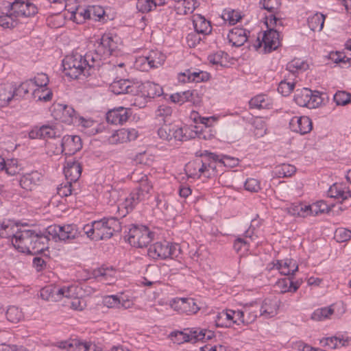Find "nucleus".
I'll list each match as a JSON object with an SVG mask.
<instances>
[{"label": "nucleus", "mask_w": 351, "mask_h": 351, "mask_svg": "<svg viewBox=\"0 0 351 351\" xmlns=\"http://www.w3.org/2000/svg\"><path fill=\"white\" fill-rule=\"evenodd\" d=\"M117 36L104 34L97 42L95 48L84 56L77 53L66 56L62 60L65 75L71 79H77L80 75H90L89 71L99 67L102 61L108 58L117 49Z\"/></svg>", "instance_id": "1"}, {"label": "nucleus", "mask_w": 351, "mask_h": 351, "mask_svg": "<svg viewBox=\"0 0 351 351\" xmlns=\"http://www.w3.org/2000/svg\"><path fill=\"white\" fill-rule=\"evenodd\" d=\"M325 16L319 12H317L308 19V25L309 28L313 31L320 32L324 25Z\"/></svg>", "instance_id": "35"}, {"label": "nucleus", "mask_w": 351, "mask_h": 351, "mask_svg": "<svg viewBox=\"0 0 351 351\" xmlns=\"http://www.w3.org/2000/svg\"><path fill=\"white\" fill-rule=\"evenodd\" d=\"M323 346H327L331 349H336L341 346H347L351 343V338L342 334H337L332 337H325L320 340Z\"/></svg>", "instance_id": "16"}, {"label": "nucleus", "mask_w": 351, "mask_h": 351, "mask_svg": "<svg viewBox=\"0 0 351 351\" xmlns=\"http://www.w3.org/2000/svg\"><path fill=\"white\" fill-rule=\"evenodd\" d=\"M302 282V280L294 281L292 277H288L279 280L276 286L282 293L287 292L294 293L299 289Z\"/></svg>", "instance_id": "22"}, {"label": "nucleus", "mask_w": 351, "mask_h": 351, "mask_svg": "<svg viewBox=\"0 0 351 351\" xmlns=\"http://www.w3.org/2000/svg\"><path fill=\"white\" fill-rule=\"evenodd\" d=\"M247 32H248L246 29L241 27L232 28L228 34V42L233 47L242 46L247 40Z\"/></svg>", "instance_id": "19"}, {"label": "nucleus", "mask_w": 351, "mask_h": 351, "mask_svg": "<svg viewBox=\"0 0 351 351\" xmlns=\"http://www.w3.org/2000/svg\"><path fill=\"white\" fill-rule=\"evenodd\" d=\"M199 6V3L196 0H180L178 1L175 6L178 14H191Z\"/></svg>", "instance_id": "28"}, {"label": "nucleus", "mask_w": 351, "mask_h": 351, "mask_svg": "<svg viewBox=\"0 0 351 351\" xmlns=\"http://www.w3.org/2000/svg\"><path fill=\"white\" fill-rule=\"evenodd\" d=\"M132 112L130 108L119 107L109 110L106 114V120L108 123L112 124H123L128 120Z\"/></svg>", "instance_id": "13"}, {"label": "nucleus", "mask_w": 351, "mask_h": 351, "mask_svg": "<svg viewBox=\"0 0 351 351\" xmlns=\"http://www.w3.org/2000/svg\"><path fill=\"white\" fill-rule=\"evenodd\" d=\"M223 18L225 21H228L230 25H234L241 19V16L239 12L235 10L225 11L223 14Z\"/></svg>", "instance_id": "60"}, {"label": "nucleus", "mask_w": 351, "mask_h": 351, "mask_svg": "<svg viewBox=\"0 0 351 351\" xmlns=\"http://www.w3.org/2000/svg\"><path fill=\"white\" fill-rule=\"evenodd\" d=\"M289 128L291 131L304 135L312 130L313 123L308 117H293L290 120Z\"/></svg>", "instance_id": "11"}, {"label": "nucleus", "mask_w": 351, "mask_h": 351, "mask_svg": "<svg viewBox=\"0 0 351 351\" xmlns=\"http://www.w3.org/2000/svg\"><path fill=\"white\" fill-rule=\"evenodd\" d=\"M334 313L330 307H325L315 310L311 315V319L315 321H322L328 318Z\"/></svg>", "instance_id": "47"}, {"label": "nucleus", "mask_w": 351, "mask_h": 351, "mask_svg": "<svg viewBox=\"0 0 351 351\" xmlns=\"http://www.w3.org/2000/svg\"><path fill=\"white\" fill-rule=\"evenodd\" d=\"M186 298H175L171 301V306L176 311H180L181 313H185L189 311L186 308Z\"/></svg>", "instance_id": "63"}, {"label": "nucleus", "mask_w": 351, "mask_h": 351, "mask_svg": "<svg viewBox=\"0 0 351 351\" xmlns=\"http://www.w3.org/2000/svg\"><path fill=\"white\" fill-rule=\"evenodd\" d=\"M57 346L66 351H89L95 350L96 348L95 344L87 343L76 339L58 342Z\"/></svg>", "instance_id": "12"}, {"label": "nucleus", "mask_w": 351, "mask_h": 351, "mask_svg": "<svg viewBox=\"0 0 351 351\" xmlns=\"http://www.w3.org/2000/svg\"><path fill=\"white\" fill-rule=\"evenodd\" d=\"M14 99V85L3 84L0 85V107L7 106Z\"/></svg>", "instance_id": "23"}, {"label": "nucleus", "mask_w": 351, "mask_h": 351, "mask_svg": "<svg viewBox=\"0 0 351 351\" xmlns=\"http://www.w3.org/2000/svg\"><path fill=\"white\" fill-rule=\"evenodd\" d=\"M280 33L275 29H269L265 32L263 36V42L265 45V50L267 52H271L278 48L280 41Z\"/></svg>", "instance_id": "20"}, {"label": "nucleus", "mask_w": 351, "mask_h": 351, "mask_svg": "<svg viewBox=\"0 0 351 351\" xmlns=\"http://www.w3.org/2000/svg\"><path fill=\"white\" fill-rule=\"evenodd\" d=\"M233 310H226L218 313L215 319L217 327L228 328L232 325Z\"/></svg>", "instance_id": "27"}, {"label": "nucleus", "mask_w": 351, "mask_h": 351, "mask_svg": "<svg viewBox=\"0 0 351 351\" xmlns=\"http://www.w3.org/2000/svg\"><path fill=\"white\" fill-rule=\"evenodd\" d=\"M29 80H32L34 88H35V87H38L37 88H47V86L49 82L48 76L45 73H39Z\"/></svg>", "instance_id": "54"}, {"label": "nucleus", "mask_w": 351, "mask_h": 351, "mask_svg": "<svg viewBox=\"0 0 351 351\" xmlns=\"http://www.w3.org/2000/svg\"><path fill=\"white\" fill-rule=\"evenodd\" d=\"M104 304L108 308L123 307L124 308H127L130 307V302L123 301L121 302L120 298L117 295H112L106 296L104 298Z\"/></svg>", "instance_id": "39"}, {"label": "nucleus", "mask_w": 351, "mask_h": 351, "mask_svg": "<svg viewBox=\"0 0 351 351\" xmlns=\"http://www.w3.org/2000/svg\"><path fill=\"white\" fill-rule=\"evenodd\" d=\"M249 105L250 108L256 109H269L272 103L271 99L265 95H258L252 97L250 101Z\"/></svg>", "instance_id": "29"}, {"label": "nucleus", "mask_w": 351, "mask_h": 351, "mask_svg": "<svg viewBox=\"0 0 351 351\" xmlns=\"http://www.w3.org/2000/svg\"><path fill=\"white\" fill-rule=\"evenodd\" d=\"M126 128H122L115 132L111 136L112 141L116 143H123L128 142Z\"/></svg>", "instance_id": "62"}, {"label": "nucleus", "mask_w": 351, "mask_h": 351, "mask_svg": "<svg viewBox=\"0 0 351 351\" xmlns=\"http://www.w3.org/2000/svg\"><path fill=\"white\" fill-rule=\"evenodd\" d=\"M34 98H37L38 101H49L52 98V91L47 88H36L32 93Z\"/></svg>", "instance_id": "49"}, {"label": "nucleus", "mask_w": 351, "mask_h": 351, "mask_svg": "<svg viewBox=\"0 0 351 351\" xmlns=\"http://www.w3.org/2000/svg\"><path fill=\"white\" fill-rule=\"evenodd\" d=\"M77 287L71 286H63L62 287H58V293L60 296V300L62 298H73L75 296Z\"/></svg>", "instance_id": "50"}, {"label": "nucleus", "mask_w": 351, "mask_h": 351, "mask_svg": "<svg viewBox=\"0 0 351 351\" xmlns=\"http://www.w3.org/2000/svg\"><path fill=\"white\" fill-rule=\"evenodd\" d=\"M308 64L300 59H294L287 64V70L295 74L299 71H303L308 69Z\"/></svg>", "instance_id": "42"}, {"label": "nucleus", "mask_w": 351, "mask_h": 351, "mask_svg": "<svg viewBox=\"0 0 351 351\" xmlns=\"http://www.w3.org/2000/svg\"><path fill=\"white\" fill-rule=\"evenodd\" d=\"M147 57L148 62H149L152 69L161 66L165 60V56L158 51H150Z\"/></svg>", "instance_id": "43"}, {"label": "nucleus", "mask_w": 351, "mask_h": 351, "mask_svg": "<svg viewBox=\"0 0 351 351\" xmlns=\"http://www.w3.org/2000/svg\"><path fill=\"white\" fill-rule=\"evenodd\" d=\"M35 88H33L32 80H26L22 82L18 87L14 86V99L19 100L21 98L24 97L27 95L29 90H32Z\"/></svg>", "instance_id": "38"}, {"label": "nucleus", "mask_w": 351, "mask_h": 351, "mask_svg": "<svg viewBox=\"0 0 351 351\" xmlns=\"http://www.w3.org/2000/svg\"><path fill=\"white\" fill-rule=\"evenodd\" d=\"M13 11H10L9 14L0 16V26L4 29L13 28L16 26V22Z\"/></svg>", "instance_id": "45"}, {"label": "nucleus", "mask_w": 351, "mask_h": 351, "mask_svg": "<svg viewBox=\"0 0 351 351\" xmlns=\"http://www.w3.org/2000/svg\"><path fill=\"white\" fill-rule=\"evenodd\" d=\"M110 88L115 95H136L141 92V85L138 82L125 79L114 81L110 84Z\"/></svg>", "instance_id": "7"}, {"label": "nucleus", "mask_w": 351, "mask_h": 351, "mask_svg": "<svg viewBox=\"0 0 351 351\" xmlns=\"http://www.w3.org/2000/svg\"><path fill=\"white\" fill-rule=\"evenodd\" d=\"M62 153L73 155L82 148L81 138L79 136H64L61 141Z\"/></svg>", "instance_id": "10"}, {"label": "nucleus", "mask_w": 351, "mask_h": 351, "mask_svg": "<svg viewBox=\"0 0 351 351\" xmlns=\"http://www.w3.org/2000/svg\"><path fill=\"white\" fill-rule=\"evenodd\" d=\"M6 317L9 322L17 323L23 318V313L18 307L12 306L8 308Z\"/></svg>", "instance_id": "44"}, {"label": "nucleus", "mask_w": 351, "mask_h": 351, "mask_svg": "<svg viewBox=\"0 0 351 351\" xmlns=\"http://www.w3.org/2000/svg\"><path fill=\"white\" fill-rule=\"evenodd\" d=\"M296 171V168L289 164H282L275 168V174L278 178L291 177Z\"/></svg>", "instance_id": "41"}, {"label": "nucleus", "mask_w": 351, "mask_h": 351, "mask_svg": "<svg viewBox=\"0 0 351 351\" xmlns=\"http://www.w3.org/2000/svg\"><path fill=\"white\" fill-rule=\"evenodd\" d=\"M119 194L117 190L110 187V189H107L103 195L104 202L108 204L112 205L119 199Z\"/></svg>", "instance_id": "55"}, {"label": "nucleus", "mask_w": 351, "mask_h": 351, "mask_svg": "<svg viewBox=\"0 0 351 351\" xmlns=\"http://www.w3.org/2000/svg\"><path fill=\"white\" fill-rule=\"evenodd\" d=\"M294 87V82H287L286 80H282L278 84V91L282 96H288L293 91Z\"/></svg>", "instance_id": "58"}, {"label": "nucleus", "mask_w": 351, "mask_h": 351, "mask_svg": "<svg viewBox=\"0 0 351 351\" xmlns=\"http://www.w3.org/2000/svg\"><path fill=\"white\" fill-rule=\"evenodd\" d=\"M239 160L237 158L228 155H219L218 163L220 165L232 168L237 167L239 165Z\"/></svg>", "instance_id": "53"}, {"label": "nucleus", "mask_w": 351, "mask_h": 351, "mask_svg": "<svg viewBox=\"0 0 351 351\" xmlns=\"http://www.w3.org/2000/svg\"><path fill=\"white\" fill-rule=\"evenodd\" d=\"M147 253L152 258H173L180 254L181 249L178 243H171L167 241H163L151 245L147 250Z\"/></svg>", "instance_id": "2"}, {"label": "nucleus", "mask_w": 351, "mask_h": 351, "mask_svg": "<svg viewBox=\"0 0 351 351\" xmlns=\"http://www.w3.org/2000/svg\"><path fill=\"white\" fill-rule=\"evenodd\" d=\"M337 206L338 207V209L341 210H343L340 204H328L325 201L321 200L313 204L312 206H305L304 208L301 206L300 210L302 211V213L298 212V214L303 217L308 215L316 216L320 213H328L333 210V208Z\"/></svg>", "instance_id": "8"}, {"label": "nucleus", "mask_w": 351, "mask_h": 351, "mask_svg": "<svg viewBox=\"0 0 351 351\" xmlns=\"http://www.w3.org/2000/svg\"><path fill=\"white\" fill-rule=\"evenodd\" d=\"M351 95L345 91H338L334 95V101L338 106H346L351 102Z\"/></svg>", "instance_id": "57"}, {"label": "nucleus", "mask_w": 351, "mask_h": 351, "mask_svg": "<svg viewBox=\"0 0 351 351\" xmlns=\"http://www.w3.org/2000/svg\"><path fill=\"white\" fill-rule=\"evenodd\" d=\"M95 240H104L112 237L114 232L121 230V223L116 217H104L95 221Z\"/></svg>", "instance_id": "3"}, {"label": "nucleus", "mask_w": 351, "mask_h": 351, "mask_svg": "<svg viewBox=\"0 0 351 351\" xmlns=\"http://www.w3.org/2000/svg\"><path fill=\"white\" fill-rule=\"evenodd\" d=\"M61 230V226L59 225H51L48 226L42 234H45L48 239V241L50 240V237L52 239H59L60 232Z\"/></svg>", "instance_id": "59"}, {"label": "nucleus", "mask_w": 351, "mask_h": 351, "mask_svg": "<svg viewBox=\"0 0 351 351\" xmlns=\"http://www.w3.org/2000/svg\"><path fill=\"white\" fill-rule=\"evenodd\" d=\"M3 169L8 175L14 176L19 173L21 167L19 166L17 159H11L7 162L5 161Z\"/></svg>", "instance_id": "51"}, {"label": "nucleus", "mask_w": 351, "mask_h": 351, "mask_svg": "<svg viewBox=\"0 0 351 351\" xmlns=\"http://www.w3.org/2000/svg\"><path fill=\"white\" fill-rule=\"evenodd\" d=\"M349 191H344L341 186L334 184L328 191V196L332 198L341 199L340 203L348 199Z\"/></svg>", "instance_id": "36"}, {"label": "nucleus", "mask_w": 351, "mask_h": 351, "mask_svg": "<svg viewBox=\"0 0 351 351\" xmlns=\"http://www.w3.org/2000/svg\"><path fill=\"white\" fill-rule=\"evenodd\" d=\"M40 174L37 171L27 173L21 178L20 185L23 189L31 191L33 186H35L40 181Z\"/></svg>", "instance_id": "31"}, {"label": "nucleus", "mask_w": 351, "mask_h": 351, "mask_svg": "<svg viewBox=\"0 0 351 351\" xmlns=\"http://www.w3.org/2000/svg\"><path fill=\"white\" fill-rule=\"evenodd\" d=\"M172 112V108L169 106H159L155 112V119L160 125L170 123Z\"/></svg>", "instance_id": "26"}, {"label": "nucleus", "mask_w": 351, "mask_h": 351, "mask_svg": "<svg viewBox=\"0 0 351 351\" xmlns=\"http://www.w3.org/2000/svg\"><path fill=\"white\" fill-rule=\"evenodd\" d=\"M79 119L82 126L87 130L86 133L89 135H95L98 133V124L96 121L90 119H85L83 117H80Z\"/></svg>", "instance_id": "48"}, {"label": "nucleus", "mask_w": 351, "mask_h": 351, "mask_svg": "<svg viewBox=\"0 0 351 351\" xmlns=\"http://www.w3.org/2000/svg\"><path fill=\"white\" fill-rule=\"evenodd\" d=\"M154 234L145 226H133L125 236L130 244L136 247H144L152 241Z\"/></svg>", "instance_id": "4"}, {"label": "nucleus", "mask_w": 351, "mask_h": 351, "mask_svg": "<svg viewBox=\"0 0 351 351\" xmlns=\"http://www.w3.org/2000/svg\"><path fill=\"white\" fill-rule=\"evenodd\" d=\"M40 298L46 301L57 302L60 300L58 293V287L50 285L42 288L40 291Z\"/></svg>", "instance_id": "34"}, {"label": "nucleus", "mask_w": 351, "mask_h": 351, "mask_svg": "<svg viewBox=\"0 0 351 351\" xmlns=\"http://www.w3.org/2000/svg\"><path fill=\"white\" fill-rule=\"evenodd\" d=\"M147 96L151 98L159 97L162 95V88L158 84L154 82H147L146 84Z\"/></svg>", "instance_id": "52"}, {"label": "nucleus", "mask_w": 351, "mask_h": 351, "mask_svg": "<svg viewBox=\"0 0 351 351\" xmlns=\"http://www.w3.org/2000/svg\"><path fill=\"white\" fill-rule=\"evenodd\" d=\"M202 332V328H185L183 331H173L170 334V336L172 338L173 336H182V339H184V341L195 343L198 341H201Z\"/></svg>", "instance_id": "18"}, {"label": "nucleus", "mask_w": 351, "mask_h": 351, "mask_svg": "<svg viewBox=\"0 0 351 351\" xmlns=\"http://www.w3.org/2000/svg\"><path fill=\"white\" fill-rule=\"evenodd\" d=\"M21 226L10 219H4L0 223V237L14 240Z\"/></svg>", "instance_id": "14"}, {"label": "nucleus", "mask_w": 351, "mask_h": 351, "mask_svg": "<svg viewBox=\"0 0 351 351\" xmlns=\"http://www.w3.org/2000/svg\"><path fill=\"white\" fill-rule=\"evenodd\" d=\"M57 193L61 197H67L72 193V182L66 180V183L60 184L57 188Z\"/></svg>", "instance_id": "64"}, {"label": "nucleus", "mask_w": 351, "mask_h": 351, "mask_svg": "<svg viewBox=\"0 0 351 351\" xmlns=\"http://www.w3.org/2000/svg\"><path fill=\"white\" fill-rule=\"evenodd\" d=\"M173 124L169 123L162 125L158 130V134L160 138L171 141L173 139Z\"/></svg>", "instance_id": "46"}, {"label": "nucleus", "mask_w": 351, "mask_h": 351, "mask_svg": "<svg viewBox=\"0 0 351 351\" xmlns=\"http://www.w3.org/2000/svg\"><path fill=\"white\" fill-rule=\"evenodd\" d=\"M144 197L142 193H139V192H136L135 190L131 192L130 195L125 198L124 202V206L127 210V212L129 213L132 211L134 207L143 199H144Z\"/></svg>", "instance_id": "37"}, {"label": "nucleus", "mask_w": 351, "mask_h": 351, "mask_svg": "<svg viewBox=\"0 0 351 351\" xmlns=\"http://www.w3.org/2000/svg\"><path fill=\"white\" fill-rule=\"evenodd\" d=\"M60 108L62 111L60 119L62 122L71 124L73 122L74 119H77L76 112L72 106L61 104Z\"/></svg>", "instance_id": "40"}, {"label": "nucleus", "mask_w": 351, "mask_h": 351, "mask_svg": "<svg viewBox=\"0 0 351 351\" xmlns=\"http://www.w3.org/2000/svg\"><path fill=\"white\" fill-rule=\"evenodd\" d=\"M28 234L29 237L25 242V247L27 248L25 253L36 254L48 249V239L40 230L29 229Z\"/></svg>", "instance_id": "6"}, {"label": "nucleus", "mask_w": 351, "mask_h": 351, "mask_svg": "<svg viewBox=\"0 0 351 351\" xmlns=\"http://www.w3.org/2000/svg\"><path fill=\"white\" fill-rule=\"evenodd\" d=\"M81 164L77 160H67L64 168V173L66 180L75 182L82 173Z\"/></svg>", "instance_id": "15"}, {"label": "nucleus", "mask_w": 351, "mask_h": 351, "mask_svg": "<svg viewBox=\"0 0 351 351\" xmlns=\"http://www.w3.org/2000/svg\"><path fill=\"white\" fill-rule=\"evenodd\" d=\"M89 12H90V19L94 21H100L105 14L104 8L99 5L89 6Z\"/></svg>", "instance_id": "61"}, {"label": "nucleus", "mask_w": 351, "mask_h": 351, "mask_svg": "<svg viewBox=\"0 0 351 351\" xmlns=\"http://www.w3.org/2000/svg\"><path fill=\"white\" fill-rule=\"evenodd\" d=\"M278 307V301L266 299L261 306H258L259 315L265 318L272 317L277 314Z\"/></svg>", "instance_id": "21"}, {"label": "nucleus", "mask_w": 351, "mask_h": 351, "mask_svg": "<svg viewBox=\"0 0 351 351\" xmlns=\"http://www.w3.org/2000/svg\"><path fill=\"white\" fill-rule=\"evenodd\" d=\"M79 232L76 228V226L73 224H67L61 226L59 236V240L64 241H69L78 237Z\"/></svg>", "instance_id": "33"}, {"label": "nucleus", "mask_w": 351, "mask_h": 351, "mask_svg": "<svg viewBox=\"0 0 351 351\" xmlns=\"http://www.w3.org/2000/svg\"><path fill=\"white\" fill-rule=\"evenodd\" d=\"M193 23L195 31L202 34L204 36L210 34L212 32V27L210 21H207L200 14L194 16Z\"/></svg>", "instance_id": "25"}, {"label": "nucleus", "mask_w": 351, "mask_h": 351, "mask_svg": "<svg viewBox=\"0 0 351 351\" xmlns=\"http://www.w3.org/2000/svg\"><path fill=\"white\" fill-rule=\"evenodd\" d=\"M274 267H276L282 275L285 276H293L298 270L296 261L292 258L277 260L274 265Z\"/></svg>", "instance_id": "17"}, {"label": "nucleus", "mask_w": 351, "mask_h": 351, "mask_svg": "<svg viewBox=\"0 0 351 351\" xmlns=\"http://www.w3.org/2000/svg\"><path fill=\"white\" fill-rule=\"evenodd\" d=\"M294 101L300 106L312 109L319 106L322 99L319 91H312L307 88L297 89L294 95Z\"/></svg>", "instance_id": "5"}, {"label": "nucleus", "mask_w": 351, "mask_h": 351, "mask_svg": "<svg viewBox=\"0 0 351 351\" xmlns=\"http://www.w3.org/2000/svg\"><path fill=\"white\" fill-rule=\"evenodd\" d=\"M335 239L339 243H343L349 241L351 239V230L339 228L335 230Z\"/></svg>", "instance_id": "56"}, {"label": "nucleus", "mask_w": 351, "mask_h": 351, "mask_svg": "<svg viewBox=\"0 0 351 351\" xmlns=\"http://www.w3.org/2000/svg\"><path fill=\"white\" fill-rule=\"evenodd\" d=\"M132 179L139 183V186L134 190L136 192H139V193H142L145 197L152 189V185L149 180L147 176L145 174H141L140 178H136V175L133 173Z\"/></svg>", "instance_id": "32"}, {"label": "nucleus", "mask_w": 351, "mask_h": 351, "mask_svg": "<svg viewBox=\"0 0 351 351\" xmlns=\"http://www.w3.org/2000/svg\"><path fill=\"white\" fill-rule=\"evenodd\" d=\"M11 11L14 13L15 17H30L38 12V8L29 0H16L10 3Z\"/></svg>", "instance_id": "9"}, {"label": "nucleus", "mask_w": 351, "mask_h": 351, "mask_svg": "<svg viewBox=\"0 0 351 351\" xmlns=\"http://www.w3.org/2000/svg\"><path fill=\"white\" fill-rule=\"evenodd\" d=\"M244 320L243 325H248L253 323L259 315L258 305L257 304H252L246 305L243 308Z\"/></svg>", "instance_id": "30"}, {"label": "nucleus", "mask_w": 351, "mask_h": 351, "mask_svg": "<svg viewBox=\"0 0 351 351\" xmlns=\"http://www.w3.org/2000/svg\"><path fill=\"white\" fill-rule=\"evenodd\" d=\"M24 226H21L14 240H12L13 246L19 251L23 253L27 252V248L25 247V242L28 237H29V229H25Z\"/></svg>", "instance_id": "24"}]
</instances>
